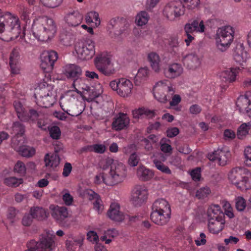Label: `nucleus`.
<instances>
[{
    "label": "nucleus",
    "instance_id": "obj_1",
    "mask_svg": "<svg viewBox=\"0 0 251 251\" xmlns=\"http://www.w3.org/2000/svg\"><path fill=\"white\" fill-rule=\"evenodd\" d=\"M174 85L168 80H160L156 82L153 88L155 99L158 101L166 103L170 101L171 106H176L180 102L181 98L176 94Z\"/></svg>",
    "mask_w": 251,
    "mask_h": 251
},
{
    "label": "nucleus",
    "instance_id": "obj_2",
    "mask_svg": "<svg viewBox=\"0 0 251 251\" xmlns=\"http://www.w3.org/2000/svg\"><path fill=\"white\" fill-rule=\"evenodd\" d=\"M21 31L19 20L17 16L7 12L0 16V38L8 42L17 38Z\"/></svg>",
    "mask_w": 251,
    "mask_h": 251
},
{
    "label": "nucleus",
    "instance_id": "obj_3",
    "mask_svg": "<svg viewBox=\"0 0 251 251\" xmlns=\"http://www.w3.org/2000/svg\"><path fill=\"white\" fill-rule=\"evenodd\" d=\"M32 30L33 35L37 39L41 41H47L54 36L57 27L52 19L42 17L34 21Z\"/></svg>",
    "mask_w": 251,
    "mask_h": 251
},
{
    "label": "nucleus",
    "instance_id": "obj_4",
    "mask_svg": "<svg viewBox=\"0 0 251 251\" xmlns=\"http://www.w3.org/2000/svg\"><path fill=\"white\" fill-rule=\"evenodd\" d=\"M228 179L238 189L242 191L251 188V172L245 168H233L229 173Z\"/></svg>",
    "mask_w": 251,
    "mask_h": 251
},
{
    "label": "nucleus",
    "instance_id": "obj_5",
    "mask_svg": "<svg viewBox=\"0 0 251 251\" xmlns=\"http://www.w3.org/2000/svg\"><path fill=\"white\" fill-rule=\"evenodd\" d=\"M55 235L50 231L42 234L38 241L31 240L27 243L25 251H50L55 245Z\"/></svg>",
    "mask_w": 251,
    "mask_h": 251
},
{
    "label": "nucleus",
    "instance_id": "obj_6",
    "mask_svg": "<svg viewBox=\"0 0 251 251\" xmlns=\"http://www.w3.org/2000/svg\"><path fill=\"white\" fill-rule=\"evenodd\" d=\"M234 29L229 25L222 26L217 30L216 42L217 47L221 51H226L232 42Z\"/></svg>",
    "mask_w": 251,
    "mask_h": 251
},
{
    "label": "nucleus",
    "instance_id": "obj_7",
    "mask_svg": "<svg viewBox=\"0 0 251 251\" xmlns=\"http://www.w3.org/2000/svg\"><path fill=\"white\" fill-rule=\"evenodd\" d=\"M111 167L108 175L103 178L104 183L107 185H114L124 181L126 176L125 165L118 161Z\"/></svg>",
    "mask_w": 251,
    "mask_h": 251
},
{
    "label": "nucleus",
    "instance_id": "obj_8",
    "mask_svg": "<svg viewBox=\"0 0 251 251\" xmlns=\"http://www.w3.org/2000/svg\"><path fill=\"white\" fill-rule=\"evenodd\" d=\"M50 88L46 82H41L35 88L34 97L36 104L39 106L48 108L52 105L53 101L50 95Z\"/></svg>",
    "mask_w": 251,
    "mask_h": 251
},
{
    "label": "nucleus",
    "instance_id": "obj_9",
    "mask_svg": "<svg viewBox=\"0 0 251 251\" xmlns=\"http://www.w3.org/2000/svg\"><path fill=\"white\" fill-rule=\"evenodd\" d=\"M129 24L126 19L120 17L112 18L108 22L107 28L112 37H117L124 34H127L129 30Z\"/></svg>",
    "mask_w": 251,
    "mask_h": 251
},
{
    "label": "nucleus",
    "instance_id": "obj_10",
    "mask_svg": "<svg viewBox=\"0 0 251 251\" xmlns=\"http://www.w3.org/2000/svg\"><path fill=\"white\" fill-rule=\"evenodd\" d=\"M110 87L121 97H127L130 96L133 86L131 81L124 77L116 79L109 83Z\"/></svg>",
    "mask_w": 251,
    "mask_h": 251
},
{
    "label": "nucleus",
    "instance_id": "obj_11",
    "mask_svg": "<svg viewBox=\"0 0 251 251\" xmlns=\"http://www.w3.org/2000/svg\"><path fill=\"white\" fill-rule=\"evenodd\" d=\"M185 7L180 1H171L165 6L163 15L169 20L174 21L184 15Z\"/></svg>",
    "mask_w": 251,
    "mask_h": 251
},
{
    "label": "nucleus",
    "instance_id": "obj_12",
    "mask_svg": "<svg viewBox=\"0 0 251 251\" xmlns=\"http://www.w3.org/2000/svg\"><path fill=\"white\" fill-rule=\"evenodd\" d=\"M95 43L92 40L85 42H77L75 45V51L78 57L81 60H88L95 54Z\"/></svg>",
    "mask_w": 251,
    "mask_h": 251
},
{
    "label": "nucleus",
    "instance_id": "obj_13",
    "mask_svg": "<svg viewBox=\"0 0 251 251\" xmlns=\"http://www.w3.org/2000/svg\"><path fill=\"white\" fill-rule=\"evenodd\" d=\"M94 62L97 69L105 75H110L115 73L113 65L107 53H102L98 55Z\"/></svg>",
    "mask_w": 251,
    "mask_h": 251
},
{
    "label": "nucleus",
    "instance_id": "obj_14",
    "mask_svg": "<svg viewBox=\"0 0 251 251\" xmlns=\"http://www.w3.org/2000/svg\"><path fill=\"white\" fill-rule=\"evenodd\" d=\"M149 193L147 188L143 185L136 186L132 191L131 201L136 207H140L147 201Z\"/></svg>",
    "mask_w": 251,
    "mask_h": 251
},
{
    "label": "nucleus",
    "instance_id": "obj_15",
    "mask_svg": "<svg viewBox=\"0 0 251 251\" xmlns=\"http://www.w3.org/2000/svg\"><path fill=\"white\" fill-rule=\"evenodd\" d=\"M57 58V53L54 50L44 52L41 55V68L47 73L51 71Z\"/></svg>",
    "mask_w": 251,
    "mask_h": 251
},
{
    "label": "nucleus",
    "instance_id": "obj_16",
    "mask_svg": "<svg viewBox=\"0 0 251 251\" xmlns=\"http://www.w3.org/2000/svg\"><path fill=\"white\" fill-rule=\"evenodd\" d=\"M231 154L229 151L224 150H218L212 153L208 154V158L212 161H217L221 166H225L230 157Z\"/></svg>",
    "mask_w": 251,
    "mask_h": 251
},
{
    "label": "nucleus",
    "instance_id": "obj_17",
    "mask_svg": "<svg viewBox=\"0 0 251 251\" xmlns=\"http://www.w3.org/2000/svg\"><path fill=\"white\" fill-rule=\"evenodd\" d=\"M64 19L68 26L76 27L81 23L83 16L78 10H71L66 14Z\"/></svg>",
    "mask_w": 251,
    "mask_h": 251
},
{
    "label": "nucleus",
    "instance_id": "obj_18",
    "mask_svg": "<svg viewBox=\"0 0 251 251\" xmlns=\"http://www.w3.org/2000/svg\"><path fill=\"white\" fill-rule=\"evenodd\" d=\"M129 119L126 114L119 113L113 119L112 126L115 130H121L127 127L129 124Z\"/></svg>",
    "mask_w": 251,
    "mask_h": 251
},
{
    "label": "nucleus",
    "instance_id": "obj_19",
    "mask_svg": "<svg viewBox=\"0 0 251 251\" xmlns=\"http://www.w3.org/2000/svg\"><path fill=\"white\" fill-rule=\"evenodd\" d=\"M171 214L152 210L151 219L154 224L158 226H164L169 221L171 218Z\"/></svg>",
    "mask_w": 251,
    "mask_h": 251
},
{
    "label": "nucleus",
    "instance_id": "obj_20",
    "mask_svg": "<svg viewBox=\"0 0 251 251\" xmlns=\"http://www.w3.org/2000/svg\"><path fill=\"white\" fill-rule=\"evenodd\" d=\"M183 72L182 66L178 63H173L165 68L163 73L166 77L173 79L179 76Z\"/></svg>",
    "mask_w": 251,
    "mask_h": 251
},
{
    "label": "nucleus",
    "instance_id": "obj_21",
    "mask_svg": "<svg viewBox=\"0 0 251 251\" xmlns=\"http://www.w3.org/2000/svg\"><path fill=\"white\" fill-rule=\"evenodd\" d=\"M182 62L188 69L195 70L200 66L201 59L197 54L190 53L183 57Z\"/></svg>",
    "mask_w": 251,
    "mask_h": 251
},
{
    "label": "nucleus",
    "instance_id": "obj_22",
    "mask_svg": "<svg viewBox=\"0 0 251 251\" xmlns=\"http://www.w3.org/2000/svg\"><path fill=\"white\" fill-rule=\"evenodd\" d=\"M19 58V49L18 48L13 49L9 57V66L12 74L16 75L20 73Z\"/></svg>",
    "mask_w": 251,
    "mask_h": 251
},
{
    "label": "nucleus",
    "instance_id": "obj_23",
    "mask_svg": "<svg viewBox=\"0 0 251 251\" xmlns=\"http://www.w3.org/2000/svg\"><path fill=\"white\" fill-rule=\"evenodd\" d=\"M205 26L203 21L194 20L190 21L184 26L185 33L192 34L194 32L202 33L204 31Z\"/></svg>",
    "mask_w": 251,
    "mask_h": 251
},
{
    "label": "nucleus",
    "instance_id": "obj_24",
    "mask_svg": "<svg viewBox=\"0 0 251 251\" xmlns=\"http://www.w3.org/2000/svg\"><path fill=\"white\" fill-rule=\"evenodd\" d=\"M120 205L116 202L112 203L107 211V215L111 220L116 222H122L125 219V215L120 211Z\"/></svg>",
    "mask_w": 251,
    "mask_h": 251
},
{
    "label": "nucleus",
    "instance_id": "obj_25",
    "mask_svg": "<svg viewBox=\"0 0 251 251\" xmlns=\"http://www.w3.org/2000/svg\"><path fill=\"white\" fill-rule=\"evenodd\" d=\"M64 75L68 78H73L74 80L82 75L81 68L75 64L66 65L63 69Z\"/></svg>",
    "mask_w": 251,
    "mask_h": 251
},
{
    "label": "nucleus",
    "instance_id": "obj_26",
    "mask_svg": "<svg viewBox=\"0 0 251 251\" xmlns=\"http://www.w3.org/2000/svg\"><path fill=\"white\" fill-rule=\"evenodd\" d=\"M241 69L239 67H231L223 71L221 77L223 81L227 83H233L237 79Z\"/></svg>",
    "mask_w": 251,
    "mask_h": 251
},
{
    "label": "nucleus",
    "instance_id": "obj_27",
    "mask_svg": "<svg viewBox=\"0 0 251 251\" xmlns=\"http://www.w3.org/2000/svg\"><path fill=\"white\" fill-rule=\"evenodd\" d=\"M248 55V54L244 50V48L242 45L236 47L233 53L234 59L242 69L244 68V63L247 61Z\"/></svg>",
    "mask_w": 251,
    "mask_h": 251
},
{
    "label": "nucleus",
    "instance_id": "obj_28",
    "mask_svg": "<svg viewBox=\"0 0 251 251\" xmlns=\"http://www.w3.org/2000/svg\"><path fill=\"white\" fill-rule=\"evenodd\" d=\"M225 224V218L210 219L208 220V230L211 233L218 234L223 229Z\"/></svg>",
    "mask_w": 251,
    "mask_h": 251
},
{
    "label": "nucleus",
    "instance_id": "obj_29",
    "mask_svg": "<svg viewBox=\"0 0 251 251\" xmlns=\"http://www.w3.org/2000/svg\"><path fill=\"white\" fill-rule=\"evenodd\" d=\"M88 83V79L80 76L74 79L72 85L75 89V92L78 94H81L82 92L80 90H82L83 93L86 90H89L90 86Z\"/></svg>",
    "mask_w": 251,
    "mask_h": 251
},
{
    "label": "nucleus",
    "instance_id": "obj_30",
    "mask_svg": "<svg viewBox=\"0 0 251 251\" xmlns=\"http://www.w3.org/2000/svg\"><path fill=\"white\" fill-rule=\"evenodd\" d=\"M147 59L152 70L156 73L159 72L161 69V61L159 55L156 52H151L148 54Z\"/></svg>",
    "mask_w": 251,
    "mask_h": 251
},
{
    "label": "nucleus",
    "instance_id": "obj_31",
    "mask_svg": "<svg viewBox=\"0 0 251 251\" xmlns=\"http://www.w3.org/2000/svg\"><path fill=\"white\" fill-rule=\"evenodd\" d=\"M68 209L64 206H57L52 210L51 216L59 223L62 222L68 216Z\"/></svg>",
    "mask_w": 251,
    "mask_h": 251
},
{
    "label": "nucleus",
    "instance_id": "obj_32",
    "mask_svg": "<svg viewBox=\"0 0 251 251\" xmlns=\"http://www.w3.org/2000/svg\"><path fill=\"white\" fill-rule=\"evenodd\" d=\"M44 161L47 167L54 169L59 165L60 159L57 154L48 153L45 156Z\"/></svg>",
    "mask_w": 251,
    "mask_h": 251
},
{
    "label": "nucleus",
    "instance_id": "obj_33",
    "mask_svg": "<svg viewBox=\"0 0 251 251\" xmlns=\"http://www.w3.org/2000/svg\"><path fill=\"white\" fill-rule=\"evenodd\" d=\"M132 115L134 118L143 119L152 118L155 116L154 110H151L144 107H141L132 111Z\"/></svg>",
    "mask_w": 251,
    "mask_h": 251
},
{
    "label": "nucleus",
    "instance_id": "obj_34",
    "mask_svg": "<svg viewBox=\"0 0 251 251\" xmlns=\"http://www.w3.org/2000/svg\"><path fill=\"white\" fill-rule=\"evenodd\" d=\"M208 220L212 219H221L225 218V214L219 205L213 204L209 206L207 210Z\"/></svg>",
    "mask_w": 251,
    "mask_h": 251
},
{
    "label": "nucleus",
    "instance_id": "obj_35",
    "mask_svg": "<svg viewBox=\"0 0 251 251\" xmlns=\"http://www.w3.org/2000/svg\"><path fill=\"white\" fill-rule=\"evenodd\" d=\"M70 92H68L67 94H66L64 96L61 97L60 100V105L61 109L68 115L71 116H77V114H73L71 113V110L69 109L71 107L72 104V98L69 95Z\"/></svg>",
    "mask_w": 251,
    "mask_h": 251
},
{
    "label": "nucleus",
    "instance_id": "obj_36",
    "mask_svg": "<svg viewBox=\"0 0 251 251\" xmlns=\"http://www.w3.org/2000/svg\"><path fill=\"white\" fill-rule=\"evenodd\" d=\"M152 210L171 213L170 205L168 202L164 199L156 200L152 204Z\"/></svg>",
    "mask_w": 251,
    "mask_h": 251
},
{
    "label": "nucleus",
    "instance_id": "obj_37",
    "mask_svg": "<svg viewBox=\"0 0 251 251\" xmlns=\"http://www.w3.org/2000/svg\"><path fill=\"white\" fill-rule=\"evenodd\" d=\"M137 177L142 181H148L151 179L154 174L153 172L143 165L139 166L136 172Z\"/></svg>",
    "mask_w": 251,
    "mask_h": 251
},
{
    "label": "nucleus",
    "instance_id": "obj_38",
    "mask_svg": "<svg viewBox=\"0 0 251 251\" xmlns=\"http://www.w3.org/2000/svg\"><path fill=\"white\" fill-rule=\"evenodd\" d=\"M90 200H93L94 208L99 213L101 212L103 209V206L101 204V201L99 195L95 192L89 190L87 193Z\"/></svg>",
    "mask_w": 251,
    "mask_h": 251
},
{
    "label": "nucleus",
    "instance_id": "obj_39",
    "mask_svg": "<svg viewBox=\"0 0 251 251\" xmlns=\"http://www.w3.org/2000/svg\"><path fill=\"white\" fill-rule=\"evenodd\" d=\"M149 73L150 70L147 67L141 68L134 77L135 84L140 85L142 81L146 80L149 75Z\"/></svg>",
    "mask_w": 251,
    "mask_h": 251
},
{
    "label": "nucleus",
    "instance_id": "obj_40",
    "mask_svg": "<svg viewBox=\"0 0 251 251\" xmlns=\"http://www.w3.org/2000/svg\"><path fill=\"white\" fill-rule=\"evenodd\" d=\"M13 105L19 119L21 121L26 120L28 117L26 115V111L22 103L19 101H15Z\"/></svg>",
    "mask_w": 251,
    "mask_h": 251
},
{
    "label": "nucleus",
    "instance_id": "obj_41",
    "mask_svg": "<svg viewBox=\"0 0 251 251\" xmlns=\"http://www.w3.org/2000/svg\"><path fill=\"white\" fill-rule=\"evenodd\" d=\"M250 100L246 95H241L237 100L236 105L241 113H244L247 105L250 102Z\"/></svg>",
    "mask_w": 251,
    "mask_h": 251
},
{
    "label": "nucleus",
    "instance_id": "obj_42",
    "mask_svg": "<svg viewBox=\"0 0 251 251\" xmlns=\"http://www.w3.org/2000/svg\"><path fill=\"white\" fill-rule=\"evenodd\" d=\"M251 128V121L243 123L238 128L237 135L239 139H243L249 134Z\"/></svg>",
    "mask_w": 251,
    "mask_h": 251
},
{
    "label": "nucleus",
    "instance_id": "obj_43",
    "mask_svg": "<svg viewBox=\"0 0 251 251\" xmlns=\"http://www.w3.org/2000/svg\"><path fill=\"white\" fill-rule=\"evenodd\" d=\"M59 40L63 45L69 46L72 44L74 41V37L70 32L62 31L59 35Z\"/></svg>",
    "mask_w": 251,
    "mask_h": 251
},
{
    "label": "nucleus",
    "instance_id": "obj_44",
    "mask_svg": "<svg viewBox=\"0 0 251 251\" xmlns=\"http://www.w3.org/2000/svg\"><path fill=\"white\" fill-rule=\"evenodd\" d=\"M30 213H31L34 219H37L39 220L44 219L47 217V212L42 207H32L30 209Z\"/></svg>",
    "mask_w": 251,
    "mask_h": 251
},
{
    "label": "nucleus",
    "instance_id": "obj_45",
    "mask_svg": "<svg viewBox=\"0 0 251 251\" xmlns=\"http://www.w3.org/2000/svg\"><path fill=\"white\" fill-rule=\"evenodd\" d=\"M105 146L102 144H96L88 145L83 148V150L86 151H93L97 153H103L105 151Z\"/></svg>",
    "mask_w": 251,
    "mask_h": 251
},
{
    "label": "nucleus",
    "instance_id": "obj_46",
    "mask_svg": "<svg viewBox=\"0 0 251 251\" xmlns=\"http://www.w3.org/2000/svg\"><path fill=\"white\" fill-rule=\"evenodd\" d=\"M25 132V126L19 122H14L12 126L11 133L18 137L22 136Z\"/></svg>",
    "mask_w": 251,
    "mask_h": 251
},
{
    "label": "nucleus",
    "instance_id": "obj_47",
    "mask_svg": "<svg viewBox=\"0 0 251 251\" xmlns=\"http://www.w3.org/2000/svg\"><path fill=\"white\" fill-rule=\"evenodd\" d=\"M18 151L22 156L26 157H31L35 153V150L33 148L26 146H20Z\"/></svg>",
    "mask_w": 251,
    "mask_h": 251
},
{
    "label": "nucleus",
    "instance_id": "obj_48",
    "mask_svg": "<svg viewBox=\"0 0 251 251\" xmlns=\"http://www.w3.org/2000/svg\"><path fill=\"white\" fill-rule=\"evenodd\" d=\"M149 16L145 11L139 12L136 17L135 22L139 26L145 25L148 22Z\"/></svg>",
    "mask_w": 251,
    "mask_h": 251
},
{
    "label": "nucleus",
    "instance_id": "obj_49",
    "mask_svg": "<svg viewBox=\"0 0 251 251\" xmlns=\"http://www.w3.org/2000/svg\"><path fill=\"white\" fill-rule=\"evenodd\" d=\"M84 94L87 96H85V100L88 102H91L99 96L100 93L98 92L94 87L90 86L89 90H86Z\"/></svg>",
    "mask_w": 251,
    "mask_h": 251
},
{
    "label": "nucleus",
    "instance_id": "obj_50",
    "mask_svg": "<svg viewBox=\"0 0 251 251\" xmlns=\"http://www.w3.org/2000/svg\"><path fill=\"white\" fill-rule=\"evenodd\" d=\"M153 162L155 167L162 173L167 175L171 174V170L168 166L165 165L161 161L155 158L153 160Z\"/></svg>",
    "mask_w": 251,
    "mask_h": 251
},
{
    "label": "nucleus",
    "instance_id": "obj_51",
    "mask_svg": "<svg viewBox=\"0 0 251 251\" xmlns=\"http://www.w3.org/2000/svg\"><path fill=\"white\" fill-rule=\"evenodd\" d=\"M40 1L45 6L54 8L59 6L62 2L63 0H40Z\"/></svg>",
    "mask_w": 251,
    "mask_h": 251
},
{
    "label": "nucleus",
    "instance_id": "obj_52",
    "mask_svg": "<svg viewBox=\"0 0 251 251\" xmlns=\"http://www.w3.org/2000/svg\"><path fill=\"white\" fill-rule=\"evenodd\" d=\"M117 234V231L114 229H109L105 232V234L100 237V239L102 241H105V244H109L111 242V239H107V237L113 238Z\"/></svg>",
    "mask_w": 251,
    "mask_h": 251
},
{
    "label": "nucleus",
    "instance_id": "obj_53",
    "mask_svg": "<svg viewBox=\"0 0 251 251\" xmlns=\"http://www.w3.org/2000/svg\"><path fill=\"white\" fill-rule=\"evenodd\" d=\"M118 161L114 160L113 159L108 157L105 159L101 161L100 164V167L103 170H106L109 167H110V169L111 167L114 165V164L116 163L115 162H117Z\"/></svg>",
    "mask_w": 251,
    "mask_h": 251
},
{
    "label": "nucleus",
    "instance_id": "obj_54",
    "mask_svg": "<svg viewBox=\"0 0 251 251\" xmlns=\"http://www.w3.org/2000/svg\"><path fill=\"white\" fill-rule=\"evenodd\" d=\"M22 181L21 179H18L15 177H10L5 179L4 183L7 186L16 187L18 186L22 183Z\"/></svg>",
    "mask_w": 251,
    "mask_h": 251
},
{
    "label": "nucleus",
    "instance_id": "obj_55",
    "mask_svg": "<svg viewBox=\"0 0 251 251\" xmlns=\"http://www.w3.org/2000/svg\"><path fill=\"white\" fill-rule=\"evenodd\" d=\"M211 193V190L207 187H203L199 189L196 193V197L198 199H203L207 197Z\"/></svg>",
    "mask_w": 251,
    "mask_h": 251
},
{
    "label": "nucleus",
    "instance_id": "obj_56",
    "mask_svg": "<svg viewBox=\"0 0 251 251\" xmlns=\"http://www.w3.org/2000/svg\"><path fill=\"white\" fill-rule=\"evenodd\" d=\"M235 206L238 211H243L246 207L245 200L242 197H237L235 199Z\"/></svg>",
    "mask_w": 251,
    "mask_h": 251
},
{
    "label": "nucleus",
    "instance_id": "obj_57",
    "mask_svg": "<svg viewBox=\"0 0 251 251\" xmlns=\"http://www.w3.org/2000/svg\"><path fill=\"white\" fill-rule=\"evenodd\" d=\"M50 136L53 139L57 140L61 136V131L59 127L54 126L49 129Z\"/></svg>",
    "mask_w": 251,
    "mask_h": 251
},
{
    "label": "nucleus",
    "instance_id": "obj_58",
    "mask_svg": "<svg viewBox=\"0 0 251 251\" xmlns=\"http://www.w3.org/2000/svg\"><path fill=\"white\" fill-rule=\"evenodd\" d=\"M26 168L22 162L19 161L15 164L14 171L15 172L19 174L21 176H24L25 174Z\"/></svg>",
    "mask_w": 251,
    "mask_h": 251
},
{
    "label": "nucleus",
    "instance_id": "obj_59",
    "mask_svg": "<svg viewBox=\"0 0 251 251\" xmlns=\"http://www.w3.org/2000/svg\"><path fill=\"white\" fill-rule=\"evenodd\" d=\"M138 142L147 151H150L152 149V144L151 141L146 138L144 137H140L138 139Z\"/></svg>",
    "mask_w": 251,
    "mask_h": 251
},
{
    "label": "nucleus",
    "instance_id": "obj_60",
    "mask_svg": "<svg viewBox=\"0 0 251 251\" xmlns=\"http://www.w3.org/2000/svg\"><path fill=\"white\" fill-rule=\"evenodd\" d=\"M186 4L188 9H193L197 8L200 3V0H180Z\"/></svg>",
    "mask_w": 251,
    "mask_h": 251
},
{
    "label": "nucleus",
    "instance_id": "obj_61",
    "mask_svg": "<svg viewBox=\"0 0 251 251\" xmlns=\"http://www.w3.org/2000/svg\"><path fill=\"white\" fill-rule=\"evenodd\" d=\"M245 156V164L248 167H251V146L247 147L244 151Z\"/></svg>",
    "mask_w": 251,
    "mask_h": 251
},
{
    "label": "nucleus",
    "instance_id": "obj_62",
    "mask_svg": "<svg viewBox=\"0 0 251 251\" xmlns=\"http://www.w3.org/2000/svg\"><path fill=\"white\" fill-rule=\"evenodd\" d=\"M139 160L140 158L139 156L137 155V154L135 152L133 153L130 155L128 158V164L130 166H136L138 165Z\"/></svg>",
    "mask_w": 251,
    "mask_h": 251
},
{
    "label": "nucleus",
    "instance_id": "obj_63",
    "mask_svg": "<svg viewBox=\"0 0 251 251\" xmlns=\"http://www.w3.org/2000/svg\"><path fill=\"white\" fill-rule=\"evenodd\" d=\"M26 115L28 116V118L25 121H28L29 120L34 121L37 120L39 119V117L40 116L39 113L37 111L33 109H30L29 112L26 111Z\"/></svg>",
    "mask_w": 251,
    "mask_h": 251
},
{
    "label": "nucleus",
    "instance_id": "obj_64",
    "mask_svg": "<svg viewBox=\"0 0 251 251\" xmlns=\"http://www.w3.org/2000/svg\"><path fill=\"white\" fill-rule=\"evenodd\" d=\"M178 37L177 34H173L170 36L169 39V44L172 48H176L178 46Z\"/></svg>",
    "mask_w": 251,
    "mask_h": 251
}]
</instances>
